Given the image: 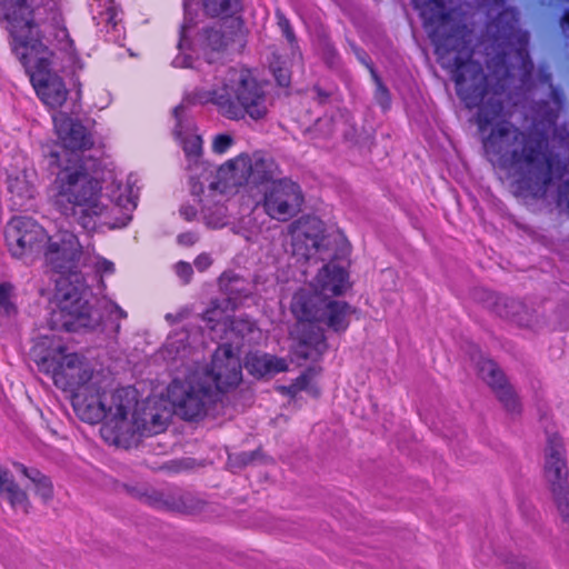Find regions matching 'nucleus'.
Segmentation results:
<instances>
[{"instance_id":"f257e3e1","label":"nucleus","mask_w":569,"mask_h":569,"mask_svg":"<svg viewBox=\"0 0 569 569\" xmlns=\"http://www.w3.org/2000/svg\"><path fill=\"white\" fill-rule=\"evenodd\" d=\"M479 44L495 54L487 53L488 94L479 106L476 122L480 133L495 124L482 137V149L492 163L510 169L519 190L533 198H542L556 174L561 176L560 160L549 148L548 136L542 131H525L503 117L502 94L510 88L518 69L520 81L527 83L535 64L528 51L530 38H477Z\"/></svg>"},{"instance_id":"f03ea898","label":"nucleus","mask_w":569,"mask_h":569,"mask_svg":"<svg viewBox=\"0 0 569 569\" xmlns=\"http://www.w3.org/2000/svg\"><path fill=\"white\" fill-rule=\"evenodd\" d=\"M349 273L335 263L325 264L313 279L315 292L300 290L291 301V312L296 317L297 343L292 352L299 360L318 361L328 349L325 325L336 333H345L350 326L355 309L342 300H335L345 293Z\"/></svg>"},{"instance_id":"7ed1b4c3","label":"nucleus","mask_w":569,"mask_h":569,"mask_svg":"<svg viewBox=\"0 0 569 569\" xmlns=\"http://www.w3.org/2000/svg\"><path fill=\"white\" fill-rule=\"evenodd\" d=\"M77 416L84 422L96 425L104 419L100 429L106 442L128 448L134 429L129 427L128 416L137 406L136 390L131 387L107 392L98 381H91L71 395Z\"/></svg>"},{"instance_id":"20e7f679","label":"nucleus","mask_w":569,"mask_h":569,"mask_svg":"<svg viewBox=\"0 0 569 569\" xmlns=\"http://www.w3.org/2000/svg\"><path fill=\"white\" fill-rule=\"evenodd\" d=\"M267 80L259 79L256 71L246 66L232 68L222 84L211 90H199L193 99L201 103H212L228 120H266L273 106Z\"/></svg>"},{"instance_id":"39448f33","label":"nucleus","mask_w":569,"mask_h":569,"mask_svg":"<svg viewBox=\"0 0 569 569\" xmlns=\"http://www.w3.org/2000/svg\"><path fill=\"white\" fill-rule=\"evenodd\" d=\"M57 168L52 182V201L61 214L72 218L83 230L96 231L107 212L101 201L102 184L92 176L88 163H49Z\"/></svg>"},{"instance_id":"423d86ee","label":"nucleus","mask_w":569,"mask_h":569,"mask_svg":"<svg viewBox=\"0 0 569 569\" xmlns=\"http://www.w3.org/2000/svg\"><path fill=\"white\" fill-rule=\"evenodd\" d=\"M440 67L450 72L456 93L468 109L488 94V79L480 62L472 59V38H430Z\"/></svg>"},{"instance_id":"0eeeda50","label":"nucleus","mask_w":569,"mask_h":569,"mask_svg":"<svg viewBox=\"0 0 569 569\" xmlns=\"http://www.w3.org/2000/svg\"><path fill=\"white\" fill-rule=\"evenodd\" d=\"M10 49L29 80L53 68H81L72 38H11Z\"/></svg>"},{"instance_id":"6e6552de","label":"nucleus","mask_w":569,"mask_h":569,"mask_svg":"<svg viewBox=\"0 0 569 569\" xmlns=\"http://www.w3.org/2000/svg\"><path fill=\"white\" fill-rule=\"evenodd\" d=\"M56 308L50 312L48 326L52 330L77 332L94 330L101 325L102 315L86 298L84 280L71 283L54 279Z\"/></svg>"},{"instance_id":"1a4fd4ad","label":"nucleus","mask_w":569,"mask_h":569,"mask_svg":"<svg viewBox=\"0 0 569 569\" xmlns=\"http://www.w3.org/2000/svg\"><path fill=\"white\" fill-rule=\"evenodd\" d=\"M39 370L49 375L57 388L71 395L93 379V369L83 356L68 353L67 347L58 346L36 359Z\"/></svg>"},{"instance_id":"9d476101","label":"nucleus","mask_w":569,"mask_h":569,"mask_svg":"<svg viewBox=\"0 0 569 569\" xmlns=\"http://www.w3.org/2000/svg\"><path fill=\"white\" fill-rule=\"evenodd\" d=\"M52 121L62 151L51 150L47 154L49 163H89L93 160L84 152L94 147V137L79 119L59 111L52 116Z\"/></svg>"},{"instance_id":"9b49d317","label":"nucleus","mask_w":569,"mask_h":569,"mask_svg":"<svg viewBox=\"0 0 569 569\" xmlns=\"http://www.w3.org/2000/svg\"><path fill=\"white\" fill-rule=\"evenodd\" d=\"M279 173L277 161L262 151H256L252 156L241 153L224 162L218 170L219 177L233 186L249 181L256 186L269 184Z\"/></svg>"},{"instance_id":"f8f14e48","label":"nucleus","mask_w":569,"mask_h":569,"mask_svg":"<svg viewBox=\"0 0 569 569\" xmlns=\"http://www.w3.org/2000/svg\"><path fill=\"white\" fill-rule=\"evenodd\" d=\"M4 239L10 254L29 264L41 253L50 237L34 219L13 217L6 226Z\"/></svg>"},{"instance_id":"ddd939ff","label":"nucleus","mask_w":569,"mask_h":569,"mask_svg":"<svg viewBox=\"0 0 569 569\" xmlns=\"http://www.w3.org/2000/svg\"><path fill=\"white\" fill-rule=\"evenodd\" d=\"M303 203L300 184L290 178H280L266 186L257 207L270 219L287 222L301 212Z\"/></svg>"},{"instance_id":"4468645a","label":"nucleus","mask_w":569,"mask_h":569,"mask_svg":"<svg viewBox=\"0 0 569 569\" xmlns=\"http://www.w3.org/2000/svg\"><path fill=\"white\" fill-rule=\"evenodd\" d=\"M169 399L174 411L186 421H199L214 402L212 388L201 381L173 380L168 388Z\"/></svg>"},{"instance_id":"2eb2a0df","label":"nucleus","mask_w":569,"mask_h":569,"mask_svg":"<svg viewBox=\"0 0 569 569\" xmlns=\"http://www.w3.org/2000/svg\"><path fill=\"white\" fill-rule=\"evenodd\" d=\"M419 10L428 36H470L471 31L466 27L456 33L458 26L457 18L458 0H412Z\"/></svg>"},{"instance_id":"dca6fc26","label":"nucleus","mask_w":569,"mask_h":569,"mask_svg":"<svg viewBox=\"0 0 569 569\" xmlns=\"http://www.w3.org/2000/svg\"><path fill=\"white\" fill-rule=\"evenodd\" d=\"M39 9L34 0H0V19L10 36H39Z\"/></svg>"},{"instance_id":"f3484780","label":"nucleus","mask_w":569,"mask_h":569,"mask_svg":"<svg viewBox=\"0 0 569 569\" xmlns=\"http://www.w3.org/2000/svg\"><path fill=\"white\" fill-rule=\"evenodd\" d=\"M216 388L226 392L236 388L242 380V367L232 343H221L212 355L208 370Z\"/></svg>"},{"instance_id":"a211bd4d","label":"nucleus","mask_w":569,"mask_h":569,"mask_svg":"<svg viewBox=\"0 0 569 569\" xmlns=\"http://www.w3.org/2000/svg\"><path fill=\"white\" fill-rule=\"evenodd\" d=\"M325 224L318 217L302 216L289 226L292 252L309 259L325 239Z\"/></svg>"},{"instance_id":"6ab92c4d","label":"nucleus","mask_w":569,"mask_h":569,"mask_svg":"<svg viewBox=\"0 0 569 569\" xmlns=\"http://www.w3.org/2000/svg\"><path fill=\"white\" fill-rule=\"evenodd\" d=\"M201 4L206 16L219 19V30H206L204 36H242L241 0H201Z\"/></svg>"},{"instance_id":"aec40b11","label":"nucleus","mask_w":569,"mask_h":569,"mask_svg":"<svg viewBox=\"0 0 569 569\" xmlns=\"http://www.w3.org/2000/svg\"><path fill=\"white\" fill-rule=\"evenodd\" d=\"M80 252L67 242L48 240L44 250L46 264L57 274L56 279H68L71 283L83 281L78 270Z\"/></svg>"},{"instance_id":"412c9836","label":"nucleus","mask_w":569,"mask_h":569,"mask_svg":"<svg viewBox=\"0 0 569 569\" xmlns=\"http://www.w3.org/2000/svg\"><path fill=\"white\" fill-rule=\"evenodd\" d=\"M476 366L479 378L490 387L505 409L509 412H519L518 397L500 367L493 360L485 357H480Z\"/></svg>"},{"instance_id":"4be33fe9","label":"nucleus","mask_w":569,"mask_h":569,"mask_svg":"<svg viewBox=\"0 0 569 569\" xmlns=\"http://www.w3.org/2000/svg\"><path fill=\"white\" fill-rule=\"evenodd\" d=\"M203 320L211 330L221 327L229 343L241 345L242 341L257 330L256 322L249 317H223L218 300H212L210 308L203 312Z\"/></svg>"},{"instance_id":"5701e85b","label":"nucleus","mask_w":569,"mask_h":569,"mask_svg":"<svg viewBox=\"0 0 569 569\" xmlns=\"http://www.w3.org/2000/svg\"><path fill=\"white\" fill-rule=\"evenodd\" d=\"M545 477L550 491L569 487L565 447L558 433H552L547 439Z\"/></svg>"},{"instance_id":"b1692460","label":"nucleus","mask_w":569,"mask_h":569,"mask_svg":"<svg viewBox=\"0 0 569 569\" xmlns=\"http://www.w3.org/2000/svg\"><path fill=\"white\" fill-rule=\"evenodd\" d=\"M58 69L53 68L44 73L33 76L30 83L33 87L37 97L48 107L58 109L63 106L68 98V90L63 79L58 74Z\"/></svg>"},{"instance_id":"393cba45","label":"nucleus","mask_w":569,"mask_h":569,"mask_svg":"<svg viewBox=\"0 0 569 569\" xmlns=\"http://www.w3.org/2000/svg\"><path fill=\"white\" fill-rule=\"evenodd\" d=\"M0 496L3 497L13 510L29 513L31 503L29 496L16 481L11 471L0 466Z\"/></svg>"},{"instance_id":"a878e982","label":"nucleus","mask_w":569,"mask_h":569,"mask_svg":"<svg viewBox=\"0 0 569 569\" xmlns=\"http://www.w3.org/2000/svg\"><path fill=\"white\" fill-rule=\"evenodd\" d=\"M244 366L248 372L257 378L273 376L288 370V363L283 358L258 352L248 353Z\"/></svg>"},{"instance_id":"bb28decb","label":"nucleus","mask_w":569,"mask_h":569,"mask_svg":"<svg viewBox=\"0 0 569 569\" xmlns=\"http://www.w3.org/2000/svg\"><path fill=\"white\" fill-rule=\"evenodd\" d=\"M132 495L141 500L143 503L156 508V509H166L172 511L187 512L188 506L183 497L176 500L174 498L166 495L164 492L157 490H146L140 492L139 490H133Z\"/></svg>"},{"instance_id":"cd10ccee","label":"nucleus","mask_w":569,"mask_h":569,"mask_svg":"<svg viewBox=\"0 0 569 569\" xmlns=\"http://www.w3.org/2000/svg\"><path fill=\"white\" fill-rule=\"evenodd\" d=\"M201 57L208 63L223 60L229 52V44L234 38H198Z\"/></svg>"},{"instance_id":"c85d7f7f","label":"nucleus","mask_w":569,"mask_h":569,"mask_svg":"<svg viewBox=\"0 0 569 569\" xmlns=\"http://www.w3.org/2000/svg\"><path fill=\"white\" fill-rule=\"evenodd\" d=\"M496 31L491 36H529L519 28L518 13L513 9H503L492 21Z\"/></svg>"},{"instance_id":"c756f323","label":"nucleus","mask_w":569,"mask_h":569,"mask_svg":"<svg viewBox=\"0 0 569 569\" xmlns=\"http://www.w3.org/2000/svg\"><path fill=\"white\" fill-rule=\"evenodd\" d=\"M269 70L277 83L281 88H290L291 86V69L288 60L281 54L272 52L269 59Z\"/></svg>"},{"instance_id":"7c9ffc66","label":"nucleus","mask_w":569,"mask_h":569,"mask_svg":"<svg viewBox=\"0 0 569 569\" xmlns=\"http://www.w3.org/2000/svg\"><path fill=\"white\" fill-rule=\"evenodd\" d=\"M14 287L11 282H0V313L12 318L18 315V308L13 302Z\"/></svg>"},{"instance_id":"2f4dec72","label":"nucleus","mask_w":569,"mask_h":569,"mask_svg":"<svg viewBox=\"0 0 569 569\" xmlns=\"http://www.w3.org/2000/svg\"><path fill=\"white\" fill-rule=\"evenodd\" d=\"M129 427L133 428L136 431L133 433V438L131 440L134 441L137 435H150V433H158L162 430H164V422L162 421V418L160 415L156 413L151 416L150 425L142 423L140 425L136 412L132 413V421H129Z\"/></svg>"},{"instance_id":"473e14b6","label":"nucleus","mask_w":569,"mask_h":569,"mask_svg":"<svg viewBox=\"0 0 569 569\" xmlns=\"http://www.w3.org/2000/svg\"><path fill=\"white\" fill-rule=\"evenodd\" d=\"M43 7H46L50 13V24L54 32L53 36H60V34L69 36V31L66 26L64 18L62 17V13L59 8V1L58 0H47L46 3H43Z\"/></svg>"},{"instance_id":"72a5a7b5","label":"nucleus","mask_w":569,"mask_h":569,"mask_svg":"<svg viewBox=\"0 0 569 569\" xmlns=\"http://www.w3.org/2000/svg\"><path fill=\"white\" fill-rule=\"evenodd\" d=\"M522 309V302L507 297H499L495 302V311L501 318L515 319Z\"/></svg>"},{"instance_id":"f704fd0d","label":"nucleus","mask_w":569,"mask_h":569,"mask_svg":"<svg viewBox=\"0 0 569 569\" xmlns=\"http://www.w3.org/2000/svg\"><path fill=\"white\" fill-rule=\"evenodd\" d=\"M34 475L36 477L31 482L34 486L36 495L39 496L43 502L51 501L54 496V489L51 479L41 471Z\"/></svg>"},{"instance_id":"c9c22d12","label":"nucleus","mask_w":569,"mask_h":569,"mask_svg":"<svg viewBox=\"0 0 569 569\" xmlns=\"http://www.w3.org/2000/svg\"><path fill=\"white\" fill-rule=\"evenodd\" d=\"M371 79L376 86L373 92L375 101L383 111L389 110L391 107V94L389 89L386 87L378 72L372 74Z\"/></svg>"},{"instance_id":"e433bc0d","label":"nucleus","mask_w":569,"mask_h":569,"mask_svg":"<svg viewBox=\"0 0 569 569\" xmlns=\"http://www.w3.org/2000/svg\"><path fill=\"white\" fill-rule=\"evenodd\" d=\"M551 495L562 522L569 527V487L551 491Z\"/></svg>"},{"instance_id":"4c0bfd02","label":"nucleus","mask_w":569,"mask_h":569,"mask_svg":"<svg viewBox=\"0 0 569 569\" xmlns=\"http://www.w3.org/2000/svg\"><path fill=\"white\" fill-rule=\"evenodd\" d=\"M100 19L104 22V29L101 32L106 33H120L122 27L120 26L121 19L119 18L118 11L109 7L100 13Z\"/></svg>"},{"instance_id":"58836bf2","label":"nucleus","mask_w":569,"mask_h":569,"mask_svg":"<svg viewBox=\"0 0 569 569\" xmlns=\"http://www.w3.org/2000/svg\"><path fill=\"white\" fill-rule=\"evenodd\" d=\"M321 59L332 70H339L341 67V58L336 48L329 42H325L321 48Z\"/></svg>"},{"instance_id":"ea45409f","label":"nucleus","mask_w":569,"mask_h":569,"mask_svg":"<svg viewBox=\"0 0 569 569\" xmlns=\"http://www.w3.org/2000/svg\"><path fill=\"white\" fill-rule=\"evenodd\" d=\"M182 149L187 157H199L202 151V139L200 136H189L182 141Z\"/></svg>"},{"instance_id":"a19ab883","label":"nucleus","mask_w":569,"mask_h":569,"mask_svg":"<svg viewBox=\"0 0 569 569\" xmlns=\"http://www.w3.org/2000/svg\"><path fill=\"white\" fill-rule=\"evenodd\" d=\"M233 144V138L229 133H219L212 140V151L216 154L226 153Z\"/></svg>"},{"instance_id":"79ce46f5","label":"nucleus","mask_w":569,"mask_h":569,"mask_svg":"<svg viewBox=\"0 0 569 569\" xmlns=\"http://www.w3.org/2000/svg\"><path fill=\"white\" fill-rule=\"evenodd\" d=\"M356 58L358 59V61L363 66L366 67V69L369 71L370 73V77L375 73H377V70L369 57V54L362 49V48H359L357 47L353 42H349Z\"/></svg>"},{"instance_id":"37998d69","label":"nucleus","mask_w":569,"mask_h":569,"mask_svg":"<svg viewBox=\"0 0 569 569\" xmlns=\"http://www.w3.org/2000/svg\"><path fill=\"white\" fill-rule=\"evenodd\" d=\"M94 270L102 277L112 274L116 270V267L111 260L103 257H98L94 263Z\"/></svg>"},{"instance_id":"c03bdc74","label":"nucleus","mask_w":569,"mask_h":569,"mask_svg":"<svg viewBox=\"0 0 569 569\" xmlns=\"http://www.w3.org/2000/svg\"><path fill=\"white\" fill-rule=\"evenodd\" d=\"M276 19H277L278 28H279L280 32L282 33V36H293V30L290 24V21L286 18V16L280 10L276 11Z\"/></svg>"},{"instance_id":"a18cd8bd","label":"nucleus","mask_w":569,"mask_h":569,"mask_svg":"<svg viewBox=\"0 0 569 569\" xmlns=\"http://www.w3.org/2000/svg\"><path fill=\"white\" fill-rule=\"evenodd\" d=\"M176 272L186 283H188L191 280V277L193 274L191 264L186 261H179L176 264Z\"/></svg>"},{"instance_id":"49530a36","label":"nucleus","mask_w":569,"mask_h":569,"mask_svg":"<svg viewBox=\"0 0 569 569\" xmlns=\"http://www.w3.org/2000/svg\"><path fill=\"white\" fill-rule=\"evenodd\" d=\"M193 264L198 271L203 272L212 264V259L208 253L203 252L194 259Z\"/></svg>"},{"instance_id":"de8ad7c7","label":"nucleus","mask_w":569,"mask_h":569,"mask_svg":"<svg viewBox=\"0 0 569 569\" xmlns=\"http://www.w3.org/2000/svg\"><path fill=\"white\" fill-rule=\"evenodd\" d=\"M177 241L180 246L191 247L198 241V236L192 231L182 232L178 234Z\"/></svg>"},{"instance_id":"09e8293b","label":"nucleus","mask_w":569,"mask_h":569,"mask_svg":"<svg viewBox=\"0 0 569 569\" xmlns=\"http://www.w3.org/2000/svg\"><path fill=\"white\" fill-rule=\"evenodd\" d=\"M308 383L309 377L302 373L295 380V382L290 387H288V391L295 395L298 391L306 389Z\"/></svg>"},{"instance_id":"8fccbe9b","label":"nucleus","mask_w":569,"mask_h":569,"mask_svg":"<svg viewBox=\"0 0 569 569\" xmlns=\"http://www.w3.org/2000/svg\"><path fill=\"white\" fill-rule=\"evenodd\" d=\"M184 9L187 10V0H183ZM196 26V21L189 13L186 11L183 22L181 24L180 34L187 36V33Z\"/></svg>"},{"instance_id":"3c124183","label":"nucleus","mask_w":569,"mask_h":569,"mask_svg":"<svg viewBox=\"0 0 569 569\" xmlns=\"http://www.w3.org/2000/svg\"><path fill=\"white\" fill-rule=\"evenodd\" d=\"M13 467L20 473H22L26 478H28L30 481H32L34 479V477H36L34 473H38L40 471V470H38L36 468H28L27 466H24L23 463H20V462H14Z\"/></svg>"},{"instance_id":"603ef678","label":"nucleus","mask_w":569,"mask_h":569,"mask_svg":"<svg viewBox=\"0 0 569 569\" xmlns=\"http://www.w3.org/2000/svg\"><path fill=\"white\" fill-rule=\"evenodd\" d=\"M13 467L20 473H22L26 478H28L30 481H32L34 479V477H36L34 473H38L40 471V470H38L36 468H28L27 466H24L23 463H20V462H14Z\"/></svg>"},{"instance_id":"864d4df0","label":"nucleus","mask_w":569,"mask_h":569,"mask_svg":"<svg viewBox=\"0 0 569 569\" xmlns=\"http://www.w3.org/2000/svg\"><path fill=\"white\" fill-rule=\"evenodd\" d=\"M109 315L112 317V316H116L117 319H126L128 317V313L126 310H123L118 303L116 302H110L109 305Z\"/></svg>"},{"instance_id":"5fc2aeb1","label":"nucleus","mask_w":569,"mask_h":569,"mask_svg":"<svg viewBox=\"0 0 569 569\" xmlns=\"http://www.w3.org/2000/svg\"><path fill=\"white\" fill-rule=\"evenodd\" d=\"M312 91L316 93V99L319 103H326L331 96L330 92L326 91L318 84L313 86Z\"/></svg>"},{"instance_id":"6e6d98bb","label":"nucleus","mask_w":569,"mask_h":569,"mask_svg":"<svg viewBox=\"0 0 569 569\" xmlns=\"http://www.w3.org/2000/svg\"><path fill=\"white\" fill-rule=\"evenodd\" d=\"M287 43H288V47L292 51V58L295 59L297 57L298 59H301L302 54L298 48L297 38H293V37L287 38Z\"/></svg>"},{"instance_id":"4d7b16f0","label":"nucleus","mask_w":569,"mask_h":569,"mask_svg":"<svg viewBox=\"0 0 569 569\" xmlns=\"http://www.w3.org/2000/svg\"><path fill=\"white\" fill-rule=\"evenodd\" d=\"M560 199L566 203L569 211V180L566 181L559 191Z\"/></svg>"},{"instance_id":"13d9d810","label":"nucleus","mask_w":569,"mask_h":569,"mask_svg":"<svg viewBox=\"0 0 569 569\" xmlns=\"http://www.w3.org/2000/svg\"><path fill=\"white\" fill-rule=\"evenodd\" d=\"M180 214L187 220V221H191L196 214H197V211L193 207H186V208H181L180 209Z\"/></svg>"},{"instance_id":"bf43d9fd","label":"nucleus","mask_w":569,"mask_h":569,"mask_svg":"<svg viewBox=\"0 0 569 569\" xmlns=\"http://www.w3.org/2000/svg\"><path fill=\"white\" fill-rule=\"evenodd\" d=\"M164 318L170 325H174V323L180 322L183 319V315L182 313H167Z\"/></svg>"},{"instance_id":"052dcab7","label":"nucleus","mask_w":569,"mask_h":569,"mask_svg":"<svg viewBox=\"0 0 569 569\" xmlns=\"http://www.w3.org/2000/svg\"><path fill=\"white\" fill-rule=\"evenodd\" d=\"M192 40H193V38H187V37L179 38V41L177 44L178 49L180 51H182L184 48H188L189 46H191Z\"/></svg>"},{"instance_id":"680f3d73","label":"nucleus","mask_w":569,"mask_h":569,"mask_svg":"<svg viewBox=\"0 0 569 569\" xmlns=\"http://www.w3.org/2000/svg\"><path fill=\"white\" fill-rule=\"evenodd\" d=\"M183 111H184V108L182 104H179L173 109V116L177 120V127L180 126V119H181ZM176 131H178V128H176Z\"/></svg>"},{"instance_id":"e2e57ef3","label":"nucleus","mask_w":569,"mask_h":569,"mask_svg":"<svg viewBox=\"0 0 569 569\" xmlns=\"http://www.w3.org/2000/svg\"><path fill=\"white\" fill-rule=\"evenodd\" d=\"M560 23L562 27H569V8L563 11Z\"/></svg>"},{"instance_id":"0e129e2a","label":"nucleus","mask_w":569,"mask_h":569,"mask_svg":"<svg viewBox=\"0 0 569 569\" xmlns=\"http://www.w3.org/2000/svg\"><path fill=\"white\" fill-rule=\"evenodd\" d=\"M233 279H238V277H236V276H232V277H231V276H229V274H227V273L224 272V273H222V274H221V277H220V279H219V282H220V284L222 286V284L224 283V281H226V280H229V281H230V280H233Z\"/></svg>"},{"instance_id":"69168bd1","label":"nucleus","mask_w":569,"mask_h":569,"mask_svg":"<svg viewBox=\"0 0 569 569\" xmlns=\"http://www.w3.org/2000/svg\"><path fill=\"white\" fill-rule=\"evenodd\" d=\"M541 78L545 82H550L551 74L550 73H541Z\"/></svg>"},{"instance_id":"338daca9","label":"nucleus","mask_w":569,"mask_h":569,"mask_svg":"<svg viewBox=\"0 0 569 569\" xmlns=\"http://www.w3.org/2000/svg\"><path fill=\"white\" fill-rule=\"evenodd\" d=\"M184 60H186V62L183 63V66H184V67H191V61H190V60H191V56H187V57L184 58Z\"/></svg>"},{"instance_id":"774afa93","label":"nucleus","mask_w":569,"mask_h":569,"mask_svg":"<svg viewBox=\"0 0 569 569\" xmlns=\"http://www.w3.org/2000/svg\"><path fill=\"white\" fill-rule=\"evenodd\" d=\"M510 569H526V567L519 563L517 566H511Z\"/></svg>"}]
</instances>
